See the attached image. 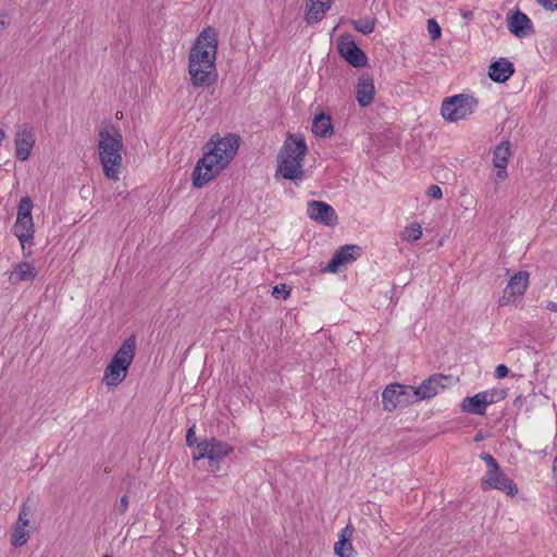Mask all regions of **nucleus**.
<instances>
[{
	"mask_svg": "<svg viewBox=\"0 0 557 557\" xmlns=\"http://www.w3.org/2000/svg\"><path fill=\"white\" fill-rule=\"evenodd\" d=\"M33 201L29 197L25 196L21 198L17 207V218L22 220L33 219L32 216Z\"/></svg>",
	"mask_w": 557,
	"mask_h": 557,
	"instance_id": "nucleus-30",
	"label": "nucleus"
},
{
	"mask_svg": "<svg viewBox=\"0 0 557 557\" xmlns=\"http://www.w3.org/2000/svg\"><path fill=\"white\" fill-rule=\"evenodd\" d=\"M471 13H465L463 16L468 17Z\"/></svg>",
	"mask_w": 557,
	"mask_h": 557,
	"instance_id": "nucleus-47",
	"label": "nucleus"
},
{
	"mask_svg": "<svg viewBox=\"0 0 557 557\" xmlns=\"http://www.w3.org/2000/svg\"><path fill=\"white\" fill-rule=\"evenodd\" d=\"M453 376L444 374H433L425 379L419 386H412V395H414L416 403L434 397L441 389H444L451 384Z\"/></svg>",
	"mask_w": 557,
	"mask_h": 557,
	"instance_id": "nucleus-10",
	"label": "nucleus"
},
{
	"mask_svg": "<svg viewBox=\"0 0 557 557\" xmlns=\"http://www.w3.org/2000/svg\"><path fill=\"white\" fill-rule=\"evenodd\" d=\"M233 451V447L215 437L205 438L197 444V451L193 453L194 459H205L209 461L212 471L219 470L221 461Z\"/></svg>",
	"mask_w": 557,
	"mask_h": 557,
	"instance_id": "nucleus-6",
	"label": "nucleus"
},
{
	"mask_svg": "<svg viewBox=\"0 0 557 557\" xmlns=\"http://www.w3.org/2000/svg\"><path fill=\"white\" fill-rule=\"evenodd\" d=\"M361 252L362 248L358 245H344L335 251L327 263L326 270L335 273L338 271L339 267L357 260L361 256Z\"/></svg>",
	"mask_w": 557,
	"mask_h": 557,
	"instance_id": "nucleus-14",
	"label": "nucleus"
},
{
	"mask_svg": "<svg viewBox=\"0 0 557 557\" xmlns=\"http://www.w3.org/2000/svg\"><path fill=\"white\" fill-rule=\"evenodd\" d=\"M29 535L30 532L26 528L13 525L10 543L14 547H22L27 543Z\"/></svg>",
	"mask_w": 557,
	"mask_h": 557,
	"instance_id": "nucleus-27",
	"label": "nucleus"
},
{
	"mask_svg": "<svg viewBox=\"0 0 557 557\" xmlns=\"http://www.w3.org/2000/svg\"><path fill=\"white\" fill-rule=\"evenodd\" d=\"M507 26L517 38H524L535 33L531 18L519 9L507 15Z\"/></svg>",
	"mask_w": 557,
	"mask_h": 557,
	"instance_id": "nucleus-13",
	"label": "nucleus"
},
{
	"mask_svg": "<svg viewBox=\"0 0 557 557\" xmlns=\"http://www.w3.org/2000/svg\"><path fill=\"white\" fill-rule=\"evenodd\" d=\"M547 11H554L557 9V0H535Z\"/></svg>",
	"mask_w": 557,
	"mask_h": 557,
	"instance_id": "nucleus-39",
	"label": "nucleus"
},
{
	"mask_svg": "<svg viewBox=\"0 0 557 557\" xmlns=\"http://www.w3.org/2000/svg\"><path fill=\"white\" fill-rule=\"evenodd\" d=\"M482 394L486 395L487 405L497 403L506 397V392L502 389L485 391Z\"/></svg>",
	"mask_w": 557,
	"mask_h": 557,
	"instance_id": "nucleus-33",
	"label": "nucleus"
},
{
	"mask_svg": "<svg viewBox=\"0 0 557 557\" xmlns=\"http://www.w3.org/2000/svg\"><path fill=\"white\" fill-rule=\"evenodd\" d=\"M35 144L34 134L26 127L17 131L15 136V157L20 161H25L29 158L32 149Z\"/></svg>",
	"mask_w": 557,
	"mask_h": 557,
	"instance_id": "nucleus-18",
	"label": "nucleus"
},
{
	"mask_svg": "<svg viewBox=\"0 0 557 557\" xmlns=\"http://www.w3.org/2000/svg\"><path fill=\"white\" fill-rule=\"evenodd\" d=\"M546 309L549 311H557V304L553 301H548L546 305Z\"/></svg>",
	"mask_w": 557,
	"mask_h": 557,
	"instance_id": "nucleus-45",
	"label": "nucleus"
},
{
	"mask_svg": "<svg viewBox=\"0 0 557 557\" xmlns=\"http://www.w3.org/2000/svg\"><path fill=\"white\" fill-rule=\"evenodd\" d=\"M312 132L317 137L326 138L333 134L331 116L325 113L315 115L312 123Z\"/></svg>",
	"mask_w": 557,
	"mask_h": 557,
	"instance_id": "nucleus-24",
	"label": "nucleus"
},
{
	"mask_svg": "<svg viewBox=\"0 0 557 557\" xmlns=\"http://www.w3.org/2000/svg\"><path fill=\"white\" fill-rule=\"evenodd\" d=\"M426 195L433 199H441L443 196L442 189L438 185H431L426 190Z\"/></svg>",
	"mask_w": 557,
	"mask_h": 557,
	"instance_id": "nucleus-38",
	"label": "nucleus"
},
{
	"mask_svg": "<svg viewBox=\"0 0 557 557\" xmlns=\"http://www.w3.org/2000/svg\"><path fill=\"white\" fill-rule=\"evenodd\" d=\"M337 51L339 55L354 67L368 65V57L356 44L350 34H343L337 39Z\"/></svg>",
	"mask_w": 557,
	"mask_h": 557,
	"instance_id": "nucleus-9",
	"label": "nucleus"
},
{
	"mask_svg": "<svg viewBox=\"0 0 557 557\" xmlns=\"http://www.w3.org/2000/svg\"><path fill=\"white\" fill-rule=\"evenodd\" d=\"M216 33L212 27H207L196 38L188 55V73L194 87L205 88L216 83Z\"/></svg>",
	"mask_w": 557,
	"mask_h": 557,
	"instance_id": "nucleus-1",
	"label": "nucleus"
},
{
	"mask_svg": "<svg viewBox=\"0 0 557 557\" xmlns=\"http://www.w3.org/2000/svg\"><path fill=\"white\" fill-rule=\"evenodd\" d=\"M480 458L486 463L488 467L487 471H496L499 469V465L497 460L488 453H482Z\"/></svg>",
	"mask_w": 557,
	"mask_h": 557,
	"instance_id": "nucleus-36",
	"label": "nucleus"
},
{
	"mask_svg": "<svg viewBox=\"0 0 557 557\" xmlns=\"http://www.w3.org/2000/svg\"><path fill=\"white\" fill-rule=\"evenodd\" d=\"M374 82L369 73H362L356 85V100L360 107H368L374 99Z\"/></svg>",
	"mask_w": 557,
	"mask_h": 557,
	"instance_id": "nucleus-17",
	"label": "nucleus"
},
{
	"mask_svg": "<svg viewBox=\"0 0 557 557\" xmlns=\"http://www.w3.org/2000/svg\"><path fill=\"white\" fill-rule=\"evenodd\" d=\"M307 151L308 147L302 135L288 134L277 154L276 173L285 180L294 182L302 180L305 175L302 161Z\"/></svg>",
	"mask_w": 557,
	"mask_h": 557,
	"instance_id": "nucleus-2",
	"label": "nucleus"
},
{
	"mask_svg": "<svg viewBox=\"0 0 557 557\" xmlns=\"http://www.w3.org/2000/svg\"><path fill=\"white\" fill-rule=\"evenodd\" d=\"M29 507L26 504H23L20 513L17 517V520L15 521L14 525L24 527L27 528L29 525Z\"/></svg>",
	"mask_w": 557,
	"mask_h": 557,
	"instance_id": "nucleus-32",
	"label": "nucleus"
},
{
	"mask_svg": "<svg viewBox=\"0 0 557 557\" xmlns=\"http://www.w3.org/2000/svg\"><path fill=\"white\" fill-rule=\"evenodd\" d=\"M529 272L519 271L509 280L499 300L500 306H507L512 298L524 294L529 284Z\"/></svg>",
	"mask_w": 557,
	"mask_h": 557,
	"instance_id": "nucleus-15",
	"label": "nucleus"
},
{
	"mask_svg": "<svg viewBox=\"0 0 557 557\" xmlns=\"http://www.w3.org/2000/svg\"><path fill=\"white\" fill-rule=\"evenodd\" d=\"M102 557H111V556H110V555H108V554H106V555H103Z\"/></svg>",
	"mask_w": 557,
	"mask_h": 557,
	"instance_id": "nucleus-48",
	"label": "nucleus"
},
{
	"mask_svg": "<svg viewBox=\"0 0 557 557\" xmlns=\"http://www.w3.org/2000/svg\"><path fill=\"white\" fill-rule=\"evenodd\" d=\"M128 508V497L126 495L122 496L121 499H120V505L117 507V512L120 515H123L125 513V511L127 510Z\"/></svg>",
	"mask_w": 557,
	"mask_h": 557,
	"instance_id": "nucleus-42",
	"label": "nucleus"
},
{
	"mask_svg": "<svg viewBox=\"0 0 557 557\" xmlns=\"http://www.w3.org/2000/svg\"><path fill=\"white\" fill-rule=\"evenodd\" d=\"M196 435H195V425H191L186 432V445L189 448H195L194 451H197V444H199Z\"/></svg>",
	"mask_w": 557,
	"mask_h": 557,
	"instance_id": "nucleus-37",
	"label": "nucleus"
},
{
	"mask_svg": "<svg viewBox=\"0 0 557 557\" xmlns=\"http://www.w3.org/2000/svg\"><path fill=\"white\" fill-rule=\"evenodd\" d=\"M422 230L419 223H412L405 228L404 239L410 243L417 242L421 238Z\"/></svg>",
	"mask_w": 557,
	"mask_h": 557,
	"instance_id": "nucleus-31",
	"label": "nucleus"
},
{
	"mask_svg": "<svg viewBox=\"0 0 557 557\" xmlns=\"http://www.w3.org/2000/svg\"><path fill=\"white\" fill-rule=\"evenodd\" d=\"M308 216L319 224L325 226H335L338 224V216L334 208L327 202L320 200H311L307 207Z\"/></svg>",
	"mask_w": 557,
	"mask_h": 557,
	"instance_id": "nucleus-12",
	"label": "nucleus"
},
{
	"mask_svg": "<svg viewBox=\"0 0 557 557\" xmlns=\"http://www.w3.org/2000/svg\"><path fill=\"white\" fill-rule=\"evenodd\" d=\"M34 233L35 230L33 219H25L22 221L21 219H16V222L13 226V234L18 238L23 248L25 243L33 239Z\"/></svg>",
	"mask_w": 557,
	"mask_h": 557,
	"instance_id": "nucleus-22",
	"label": "nucleus"
},
{
	"mask_svg": "<svg viewBox=\"0 0 557 557\" xmlns=\"http://www.w3.org/2000/svg\"><path fill=\"white\" fill-rule=\"evenodd\" d=\"M99 160L107 178L119 180V169L122 165L123 137L113 125L99 129Z\"/></svg>",
	"mask_w": 557,
	"mask_h": 557,
	"instance_id": "nucleus-3",
	"label": "nucleus"
},
{
	"mask_svg": "<svg viewBox=\"0 0 557 557\" xmlns=\"http://www.w3.org/2000/svg\"><path fill=\"white\" fill-rule=\"evenodd\" d=\"M334 552L338 557H355V549L347 539H338L334 545Z\"/></svg>",
	"mask_w": 557,
	"mask_h": 557,
	"instance_id": "nucleus-29",
	"label": "nucleus"
},
{
	"mask_svg": "<svg viewBox=\"0 0 557 557\" xmlns=\"http://www.w3.org/2000/svg\"><path fill=\"white\" fill-rule=\"evenodd\" d=\"M5 14H1L0 17V33L7 27L8 23L2 18Z\"/></svg>",
	"mask_w": 557,
	"mask_h": 557,
	"instance_id": "nucleus-46",
	"label": "nucleus"
},
{
	"mask_svg": "<svg viewBox=\"0 0 557 557\" xmlns=\"http://www.w3.org/2000/svg\"><path fill=\"white\" fill-rule=\"evenodd\" d=\"M497 171L495 173V178L497 181H504L507 178L508 176V173H507V165H494Z\"/></svg>",
	"mask_w": 557,
	"mask_h": 557,
	"instance_id": "nucleus-40",
	"label": "nucleus"
},
{
	"mask_svg": "<svg viewBox=\"0 0 557 557\" xmlns=\"http://www.w3.org/2000/svg\"><path fill=\"white\" fill-rule=\"evenodd\" d=\"M352 27L363 34L369 35L374 32L375 28V18L374 17H363L359 20L351 21Z\"/></svg>",
	"mask_w": 557,
	"mask_h": 557,
	"instance_id": "nucleus-28",
	"label": "nucleus"
},
{
	"mask_svg": "<svg viewBox=\"0 0 557 557\" xmlns=\"http://www.w3.org/2000/svg\"><path fill=\"white\" fill-rule=\"evenodd\" d=\"M34 233L35 230L33 219H25L22 221L21 219H16V222L13 226V234L18 238L23 248L25 243L33 239Z\"/></svg>",
	"mask_w": 557,
	"mask_h": 557,
	"instance_id": "nucleus-23",
	"label": "nucleus"
},
{
	"mask_svg": "<svg viewBox=\"0 0 557 557\" xmlns=\"http://www.w3.org/2000/svg\"><path fill=\"white\" fill-rule=\"evenodd\" d=\"M515 73L513 63L505 58L491 63L488 67V76L495 83L507 82Z\"/></svg>",
	"mask_w": 557,
	"mask_h": 557,
	"instance_id": "nucleus-19",
	"label": "nucleus"
},
{
	"mask_svg": "<svg viewBox=\"0 0 557 557\" xmlns=\"http://www.w3.org/2000/svg\"><path fill=\"white\" fill-rule=\"evenodd\" d=\"M412 386L399 383H393L385 387L382 394V403L384 410L393 411L396 408L407 407L416 403Z\"/></svg>",
	"mask_w": 557,
	"mask_h": 557,
	"instance_id": "nucleus-8",
	"label": "nucleus"
},
{
	"mask_svg": "<svg viewBox=\"0 0 557 557\" xmlns=\"http://www.w3.org/2000/svg\"><path fill=\"white\" fill-rule=\"evenodd\" d=\"M136 343L134 334L124 339L107 366L102 382L109 388L116 387L126 379L135 357Z\"/></svg>",
	"mask_w": 557,
	"mask_h": 557,
	"instance_id": "nucleus-4",
	"label": "nucleus"
},
{
	"mask_svg": "<svg viewBox=\"0 0 557 557\" xmlns=\"http://www.w3.org/2000/svg\"><path fill=\"white\" fill-rule=\"evenodd\" d=\"M428 32L433 40H436L442 36V28L434 18L428 20Z\"/></svg>",
	"mask_w": 557,
	"mask_h": 557,
	"instance_id": "nucleus-34",
	"label": "nucleus"
},
{
	"mask_svg": "<svg viewBox=\"0 0 557 557\" xmlns=\"http://www.w3.org/2000/svg\"><path fill=\"white\" fill-rule=\"evenodd\" d=\"M509 374V369L505 364H498L495 369V376L497 379H505Z\"/></svg>",
	"mask_w": 557,
	"mask_h": 557,
	"instance_id": "nucleus-41",
	"label": "nucleus"
},
{
	"mask_svg": "<svg viewBox=\"0 0 557 557\" xmlns=\"http://www.w3.org/2000/svg\"><path fill=\"white\" fill-rule=\"evenodd\" d=\"M486 395L481 393L466 397L461 403V410L467 413L483 416L486 411Z\"/></svg>",
	"mask_w": 557,
	"mask_h": 557,
	"instance_id": "nucleus-21",
	"label": "nucleus"
},
{
	"mask_svg": "<svg viewBox=\"0 0 557 557\" xmlns=\"http://www.w3.org/2000/svg\"><path fill=\"white\" fill-rule=\"evenodd\" d=\"M510 156V143L508 140L500 141L493 151V165H507Z\"/></svg>",
	"mask_w": 557,
	"mask_h": 557,
	"instance_id": "nucleus-25",
	"label": "nucleus"
},
{
	"mask_svg": "<svg viewBox=\"0 0 557 557\" xmlns=\"http://www.w3.org/2000/svg\"><path fill=\"white\" fill-rule=\"evenodd\" d=\"M553 473H554V478H555L556 484H557V455L555 456V458L553 460Z\"/></svg>",
	"mask_w": 557,
	"mask_h": 557,
	"instance_id": "nucleus-44",
	"label": "nucleus"
},
{
	"mask_svg": "<svg viewBox=\"0 0 557 557\" xmlns=\"http://www.w3.org/2000/svg\"><path fill=\"white\" fill-rule=\"evenodd\" d=\"M481 487L483 491L499 490L508 496H516L518 494V486L500 468L496 471H487L481 480Z\"/></svg>",
	"mask_w": 557,
	"mask_h": 557,
	"instance_id": "nucleus-11",
	"label": "nucleus"
},
{
	"mask_svg": "<svg viewBox=\"0 0 557 557\" xmlns=\"http://www.w3.org/2000/svg\"><path fill=\"white\" fill-rule=\"evenodd\" d=\"M478 106L473 96L460 94L446 98L441 108L442 116L449 122H457L472 114Z\"/></svg>",
	"mask_w": 557,
	"mask_h": 557,
	"instance_id": "nucleus-7",
	"label": "nucleus"
},
{
	"mask_svg": "<svg viewBox=\"0 0 557 557\" xmlns=\"http://www.w3.org/2000/svg\"><path fill=\"white\" fill-rule=\"evenodd\" d=\"M13 274L17 276V281H33L37 272L29 262H20L15 265Z\"/></svg>",
	"mask_w": 557,
	"mask_h": 557,
	"instance_id": "nucleus-26",
	"label": "nucleus"
},
{
	"mask_svg": "<svg viewBox=\"0 0 557 557\" xmlns=\"http://www.w3.org/2000/svg\"><path fill=\"white\" fill-rule=\"evenodd\" d=\"M205 148L207 150L197 161L191 174L193 186L196 188L203 187L226 168L214 162V159H218L219 154H222V149L220 145H218L215 136H211Z\"/></svg>",
	"mask_w": 557,
	"mask_h": 557,
	"instance_id": "nucleus-5",
	"label": "nucleus"
},
{
	"mask_svg": "<svg viewBox=\"0 0 557 557\" xmlns=\"http://www.w3.org/2000/svg\"><path fill=\"white\" fill-rule=\"evenodd\" d=\"M290 295V288L286 284H278L273 287L272 296L276 299H287Z\"/></svg>",
	"mask_w": 557,
	"mask_h": 557,
	"instance_id": "nucleus-35",
	"label": "nucleus"
},
{
	"mask_svg": "<svg viewBox=\"0 0 557 557\" xmlns=\"http://www.w3.org/2000/svg\"><path fill=\"white\" fill-rule=\"evenodd\" d=\"M332 2L333 0H306V23L312 25L320 22L330 10Z\"/></svg>",
	"mask_w": 557,
	"mask_h": 557,
	"instance_id": "nucleus-20",
	"label": "nucleus"
},
{
	"mask_svg": "<svg viewBox=\"0 0 557 557\" xmlns=\"http://www.w3.org/2000/svg\"><path fill=\"white\" fill-rule=\"evenodd\" d=\"M352 532H354V529L350 525H346L342 531H341V534H339V539H347V541H350L351 536H352Z\"/></svg>",
	"mask_w": 557,
	"mask_h": 557,
	"instance_id": "nucleus-43",
	"label": "nucleus"
},
{
	"mask_svg": "<svg viewBox=\"0 0 557 557\" xmlns=\"http://www.w3.org/2000/svg\"><path fill=\"white\" fill-rule=\"evenodd\" d=\"M214 136L218 145H220L222 149V154H219V158L214 159V162L220 163L222 166H227L237 153L240 138L233 133L227 134L223 138H220L219 134Z\"/></svg>",
	"mask_w": 557,
	"mask_h": 557,
	"instance_id": "nucleus-16",
	"label": "nucleus"
}]
</instances>
